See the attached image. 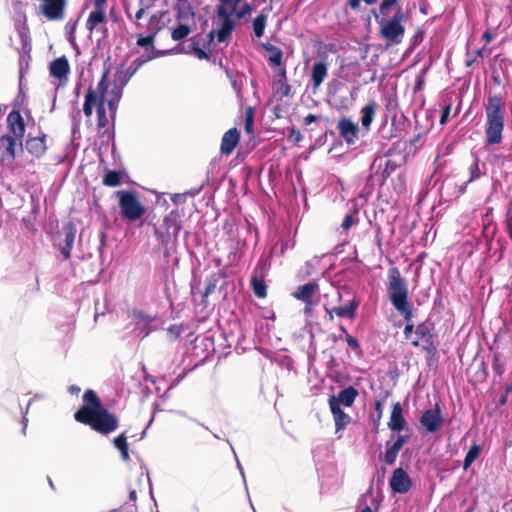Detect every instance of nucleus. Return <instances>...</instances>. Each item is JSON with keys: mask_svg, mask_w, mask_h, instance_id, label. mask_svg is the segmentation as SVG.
Segmentation results:
<instances>
[{"mask_svg": "<svg viewBox=\"0 0 512 512\" xmlns=\"http://www.w3.org/2000/svg\"><path fill=\"white\" fill-rule=\"evenodd\" d=\"M240 141V133L233 127L226 131L221 139L220 152L222 155H230Z\"/></svg>", "mask_w": 512, "mask_h": 512, "instance_id": "6ab92c4d", "label": "nucleus"}, {"mask_svg": "<svg viewBox=\"0 0 512 512\" xmlns=\"http://www.w3.org/2000/svg\"><path fill=\"white\" fill-rule=\"evenodd\" d=\"M97 103L98 100L96 94L94 93V89L90 87L85 95V100L83 104V112L87 118H90L92 116L94 107L97 108Z\"/></svg>", "mask_w": 512, "mask_h": 512, "instance_id": "72a5a7b5", "label": "nucleus"}, {"mask_svg": "<svg viewBox=\"0 0 512 512\" xmlns=\"http://www.w3.org/2000/svg\"><path fill=\"white\" fill-rule=\"evenodd\" d=\"M189 52H193L195 56L200 60H209L210 54L205 52L203 49L200 48L199 43L197 41H193L189 45Z\"/></svg>", "mask_w": 512, "mask_h": 512, "instance_id": "a19ab883", "label": "nucleus"}, {"mask_svg": "<svg viewBox=\"0 0 512 512\" xmlns=\"http://www.w3.org/2000/svg\"><path fill=\"white\" fill-rule=\"evenodd\" d=\"M345 340H346V342H347L348 346H349L352 350H354V351H356V352H361V346H360V343H359V341H358L355 337H353V336H352V335H350V334H347V336L345 337Z\"/></svg>", "mask_w": 512, "mask_h": 512, "instance_id": "8fccbe9b", "label": "nucleus"}, {"mask_svg": "<svg viewBox=\"0 0 512 512\" xmlns=\"http://www.w3.org/2000/svg\"><path fill=\"white\" fill-rule=\"evenodd\" d=\"M20 139L9 134L0 137V154L3 161L16 158V148L19 147Z\"/></svg>", "mask_w": 512, "mask_h": 512, "instance_id": "dca6fc26", "label": "nucleus"}, {"mask_svg": "<svg viewBox=\"0 0 512 512\" xmlns=\"http://www.w3.org/2000/svg\"><path fill=\"white\" fill-rule=\"evenodd\" d=\"M375 411H376V418L373 420V431L375 433H378L380 420L382 418V413H383V401L382 400H377L375 402Z\"/></svg>", "mask_w": 512, "mask_h": 512, "instance_id": "c03bdc74", "label": "nucleus"}, {"mask_svg": "<svg viewBox=\"0 0 512 512\" xmlns=\"http://www.w3.org/2000/svg\"><path fill=\"white\" fill-rule=\"evenodd\" d=\"M50 75L56 79L61 80L66 78L70 72V66L65 56L56 58L50 63L49 66Z\"/></svg>", "mask_w": 512, "mask_h": 512, "instance_id": "4be33fe9", "label": "nucleus"}, {"mask_svg": "<svg viewBox=\"0 0 512 512\" xmlns=\"http://www.w3.org/2000/svg\"><path fill=\"white\" fill-rule=\"evenodd\" d=\"M181 228V214L172 210L163 218L162 224L155 226V235L162 245L168 246L177 240Z\"/></svg>", "mask_w": 512, "mask_h": 512, "instance_id": "0eeeda50", "label": "nucleus"}, {"mask_svg": "<svg viewBox=\"0 0 512 512\" xmlns=\"http://www.w3.org/2000/svg\"><path fill=\"white\" fill-rule=\"evenodd\" d=\"M114 194L118 199L120 215L124 220L135 222L145 215L146 207L135 190H118Z\"/></svg>", "mask_w": 512, "mask_h": 512, "instance_id": "39448f33", "label": "nucleus"}, {"mask_svg": "<svg viewBox=\"0 0 512 512\" xmlns=\"http://www.w3.org/2000/svg\"><path fill=\"white\" fill-rule=\"evenodd\" d=\"M290 138H293L295 142H300L303 138L301 132L295 128L291 129V133L289 135Z\"/></svg>", "mask_w": 512, "mask_h": 512, "instance_id": "4d7b16f0", "label": "nucleus"}, {"mask_svg": "<svg viewBox=\"0 0 512 512\" xmlns=\"http://www.w3.org/2000/svg\"><path fill=\"white\" fill-rule=\"evenodd\" d=\"M266 15L260 14L253 20V30L256 35V37L260 38L264 34V29L266 26Z\"/></svg>", "mask_w": 512, "mask_h": 512, "instance_id": "58836bf2", "label": "nucleus"}, {"mask_svg": "<svg viewBox=\"0 0 512 512\" xmlns=\"http://www.w3.org/2000/svg\"><path fill=\"white\" fill-rule=\"evenodd\" d=\"M191 32V29L186 24H180L176 28H173L171 31V38L174 41H180L184 38H186Z\"/></svg>", "mask_w": 512, "mask_h": 512, "instance_id": "4c0bfd02", "label": "nucleus"}, {"mask_svg": "<svg viewBox=\"0 0 512 512\" xmlns=\"http://www.w3.org/2000/svg\"><path fill=\"white\" fill-rule=\"evenodd\" d=\"M97 127L99 129L106 128L108 125V118L106 115V109H105V102L103 100H100L97 103Z\"/></svg>", "mask_w": 512, "mask_h": 512, "instance_id": "e433bc0d", "label": "nucleus"}, {"mask_svg": "<svg viewBox=\"0 0 512 512\" xmlns=\"http://www.w3.org/2000/svg\"><path fill=\"white\" fill-rule=\"evenodd\" d=\"M46 137L45 133L36 137L29 136L25 142L27 151L36 158L42 157L47 151Z\"/></svg>", "mask_w": 512, "mask_h": 512, "instance_id": "aec40b11", "label": "nucleus"}, {"mask_svg": "<svg viewBox=\"0 0 512 512\" xmlns=\"http://www.w3.org/2000/svg\"><path fill=\"white\" fill-rule=\"evenodd\" d=\"M253 123H254V109L249 106L245 110V119H244V129H245V132L249 135H253V133H254Z\"/></svg>", "mask_w": 512, "mask_h": 512, "instance_id": "ea45409f", "label": "nucleus"}, {"mask_svg": "<svg viewBox=\"0 0 512 512\" xmlns=\"http://www.w3.org/2000/svg\"><path fill=\"white\" fill-rule=\"evenodd\" d=\"M149 58H137L126 70L118 71L115 77V85L123 88L130 78L146 63Z\"/></svg>", "mask_w": 512, "mask_h": 512, "instance_id": "f3484780", "label": "nucleus"}, {"mask_svg": "<svg viewBox=\"0 0 512 512\" xmlns=\"http://www.w3.org/2000/svg\"><path fill=\"white\" fill-rule=\"evenodd\" d=\"M317 118L318 117L314 114H308L306 117H304L303 124L306 126L310 125L311 123L315 122Z\"/></svg>", "mask_w": 512, "mask_h": 512, "instance_id": "bf43d9fd", "label": "nucleus"}, {"mask_svg": "<svg viewBox=\"0 0 512 512\" xmlns=\"http://www.w3.org/2000/svg\"><path fill=\"white\" fill-rule=\"evenodd\" d=\"M328 403L333 417L343 412V410L340 407L341 403L337 401L336 396H330L328 399Z\"/></svg>", "mask_w": 512, "mask_h": 512, "instance_id": "de8ad7c7", "label": "nucleus"}, {"mask_svg": "<svg viewBox=\"0 0 512 512\" xmlns=\"http://www.w3.org/2000/svg\"><path fill=\"white\" fill-rule=\"evenodd\" d=\"M337 129L340 137L347 145L356 143L359 134V127L348 117H341L337 122Z\"/></svg>", "mask_w": 512, "mask_h": 512, "instance_id": "9b49d317", "label": "nucleus"}, {"mask_svg": "<svg viewBox=\"0 0 512 512\" xmlns=\"http://www.w3.org/2000/svg\"><path fill=\"white\" fill-rule=\"evenodd\" d=\"M508 395L503 394L499 399V405L503 406L507 403Z\"/></svg>", "mask_w": 512, "mask_h": 512, "instance_id": "774afa93", "label": "nucleus"}, {"mask_svg": "<svg viewBox=\"0 0 512 512\" xmlns=\"http://www.w3.org/2000/svg\"><path fill=\"white\" fill-rule=\"evenodd\" d=\"M69 392L71 394H78L80 392V387L76 386V385H71L69 387Z\"/></svg>", "mask_w": 512, "mask_h": 512, "instance_id": "338daca9", "label": "nucleus"}, {"mask_svg": "<svg viewBox=\"0 0 512 512\" xmlns=\"http://www.w3.org/2000/svg\"><path fill=\"white\" fill-rule=\"evenodd\" d=\"M420 423L429 433L437 432L443 424L439 405L436 404L435 408L424 411Z\"/></svg>", "mask_w": 512, "mask_h": 512, "instance_id": "f8f14e48", "label": "nucleus"}, {"mask_svg": "<svg viewBox=\"0 0 512 512\" xmlns=\"http://www.w3.org/2000/svg\"><path fill=\"white\" fill-rule=\"evenodd\" d=\"M319 286L315 282H308L297 287L292 292V296L302 302H308L314 300V294L317 292Z\"/></svg>", "mask_w": 512, "mask_h": 512, "instance_id": "b1692460", "label": "nucleus"}, {"mask_svg": "<svg viewBox=\"0 0 512 512\" xmlns=\"http://www.w3.org/2000/svg\"><path fill=\"white\" fill-rule=\"evenodd\" d=\"M24 101H25V95L24 93L22 92V90L20 89L17 97L15 98L14 102H13V109H18L20 110V108L23 106L24 104Z\"/></svg>", "mask_w": 512, "mask_h": 512, "instance_id": "6e6d98bb", "label": "nucleus"}, {"mask_svg": "<svg viewBox=\"0 0 512 512\" xmlns=\"http://www.w3.org/2000/svg\"><path fill=\"white\" fill-rule=\"evenodd\" d=\"M239 2H221L218 7V17L222 20L221 27L217 31V39L219 42H224L231 35L234 26L235 19H239L243 16L242 12H237V5ZM215 30H211L207 37L209 42H212L215 37Z\"/></svg>", "mask_w": 512, "mask_h": 512, "instance_id": "423d86ee", "label": "nucleus"}, {"mask_svg": "<svg viewBox=\"0 0 512 512\" xmlns=\"http://www.w3.org/2000/svg\"><path fill=\"white\" fill-rule=\"evenodd\" d=\"M109 74H110V67H104L101 79L97 85V89L94 90V93L96 94L98 102L100 100H103V102H106L105 95L109 88V81H108Z\"/></svg>", "mask_w": 512, "mask_h": 512, "instance_id": "c85d7f7f", "label": "nucleus"}, {"mask_svg": "<svg viewBox=\"0 0 512 512\" xmlns=\"http://www.w3.org/2000/svg\"><path fill=\"white\" fill-rule=\"evenodd\" d=\"M161 27H156L151 30V32L146 35L142 36L139 35L136 41L137 46L142 47L145 49L146 53L141 55L139 58H149L148 62L151 60H154L156 58H159L163 55H165V51H161L155 48V39L156 35L159 32Z\"/></svg>", "mask_w": 512, "mask_h": 512, "instance_id": "1a4fd4ad", "label": "nucleus"}, {"mask_svg": "<svg viewBox=\"0 0 512 512\" xmlns=\"http://www.w3.org/2000/svg\"><path fill=\"white\" fill-rule=\"evenodd\" d=\"M389 484L393 492L400 494L407 493L412 486L408 473L401 467L393 471Z\"/></svg>", "mask_w": 512, "mask_h": 512, "instance_id": "ddd939ff", "label": "nucleus"}, {"mask_svg": "<svg viewBox=\"0 0 512 512\" xmlns=\"http://www.w3.org/2000/svg\"><path fill=\"white\" fill-rule=\"evenodd\" d=\"M350 416L344 411L339 415L334 416L336 431L344 429L350 423Z\"/></svg>", "mask_w": 512, "mask_h": 512, "instance_id": "37998d69", "label": "nucleus"}, {"mask_svg": "<svg viewBox=\"0 0 512 512\" xmlns=\"http://www.w3.org/2000/svg\"><path fill=\"white\" fill-rule=\"evenodd\" d=\"M482 447L479 444L474 443L466 453L463 461V470L467 471L473 462L480 456Z\"/></svg>", "mask_w": 512, "mask_h": 512, "instance_id": "f704fd0d", "label": "nucleus"}, {"mask_svg": "<svg viewBox=\"0 0 512 512\" xmlns=\"http://www.w3.org/2000/svg\"><path fill=\"white\" fill-rule=\"evenodd\" d=\"M507 230L510 238L512 239V213L507 217Z\"/></svg>", "mask_w": 512, "mask_h": 512, "instance_id": "680f3d73", "label": "nucleus"}, {"mask_svg": "<svg viewBox=\"0 0 512 512\" xmlns=\"http://www.w3.org/2000/svg\"><path fill=\"white\" fill-rule=\"evenodd\" d=\"M218 279L215 274L211 275L206 279L205 290L203 292V298H207L209 295L214 293L217 286Z\"/></svg>", "mask_w": 512, "mask_h": 512, "instance_id": "79ce46f5", "label": "nucleus"}, {"mask_svg": "<svg viewBox=\"0 0 512 512\" xmlns=\"http://www.w3.org/2000/svg\"><path fill=\"white\" fill-rule=\"evenodd\" d=\"M377 103L374 100L368 102L365 106H363L360 110L361 113V124L362 127L366 130H370V126L373 122V119L376 115Z\"/></svg>", "mask_w": 512, "mask_h": 512, "instance_id": "bb28decb", "label": "nucleus"}, {"mask_svg": "<svg viewBox=\"0 0 512 512\" xmlns=\"http://www.w3.org/2000/svg\"><path fill=\"white\" fill-rule=\"evenodd\" d=\"M67 2H43L38 10L47 20L59 21L64 18Z\"/></svg>", "mask_w": 512, "mask_h": 512, "instance_id": "4468645a", "label": "nucleus"}, {"mask_svg": "<svg viewBox=\"0 0 512 512\" xmlns=\"http://www.w3.org/2000/svg\"><path fill=\"white\" fill-rule=\"evenodd\" d=\"M129 499L133 502L137 500V493L135 489H130L129 491Z\"/></svg>", "mask_w": 512, "mask_h": 512, "instance_id": "69168bd1", "label": "nucleus"}, {"mask_svg": "<svg viewBox=\"0 0 512 512\" xmlns=\"http://www.w3.org/2000/svg\"><path fill=\"white\" fill-rule=\"evenodd\" d=\"M389 300L394 308L406 318L410 316L412 304L409 302L408 287L405 279L401 276L398 267L393 266L388 270L387 285Z\"/></svg>", "mask_w": 512, "mask_h": 512, "instance_id": "20e7f679", "label": "nucleus"}, {"mask_svg": "<svg viewBox=\"0 0 512 512\" xmlns=\"http://www.w3.org/2000/svg\"><path fill=\"white\" fill-rule=\"evenodd\" d=\"M148 13V8H139L135 13V18L140 20L144 15Z\"/></svg>", "mask_w": 512, "mask_h": 512, "instance_id": "052dcab7", "label": "nucleus"}, {"mask_svg": "<svg viewBox=\"0 0 512 512\" xmlns=\"http://www.w3.org/2000/svg\"><path fill=\"white\" fill-rule=\"evenodd\" d=\"M356 222L357 220L354 219L352 214H347L344 217V220L341 224V228L343 229V231L347 232Z\"/></svg>", "mask_w": 512, "mask_h": 512, "instance_id": "3c124183", "label": "nucleus"}, {"mask_svg": "<svg viewBox=\"0 0 512 512\" xmlns=\"http://www.w3.org/2000/svg\"><path fill=\"white\" fill-rule=\"evenodd\" d=\"M408 437L404 435H398L397 439L391 443V441H387L386 451L383 455L382 460L387 465H393L397 459V456L400 452V450L403 448L404 444L407 442Z\"/></svg>", "mask_w": 512, "mask_h": 512, "instance_id": "a211bd4d", "label": "nucleus"}, {"mask_svg": "<svg viewBox=\"0 0 512 512\" xmlns=\"http://www.w3.org/2000/svg\"><path fill=\"white\" fill-rule=\"evenodd\" d=\"M7 128L9 131V135L20 139L19 149L23 150V138L26 132V124L24 118L22 117L20 110L13 109L7 116L6 119Z\"/></svg>", "mask_w": 512, "mask_h": 512, "instance_id": "9d476101", "label": "nucleus"}, {"mask_svg": "<svg viewBox=\"0 0 512 512\" xmlns=\"http://www.w3.org/2000/svg\"><path fill=\"white\" fill-rule=\"evenodd\" d=\"M434 324L424 321L415 328L416 339L411 341V345L419 347L427 353L430 358L437 354V335L433 333Z\"/></svg>", "mask_w": 512, "mask_h": 512, "instance_id": "6e6552de", "label": "nucleus"}, {"mask_svg": "<svg viewBox=\"0 0 512 512\" xmlns=\"http://www.w3.org/2000/svg\"><path fill=\"white\" fill-rule=\"evenodd\" d=\"M318 302H319V299H314V300H311L308 302H304L305 303L304 314L308 317L311 316L313 313L314 307L318 304Z\"/></svg>", "mask_w": 512, "mask_h": 512, "instance_id": "5fc2aeb1", "label": "nucleus"}, {"mask_svg": "<svg viewBox=\"0 0 512 512\" xmlns=\"http://www.w3.org/2000/svg\"><path fill=\"white\" fill-rule=\"evenodd\" d=\"M451 109H452V104L451 103H448V104H446L444 106V108L442 110V113H441V116H440V124L441 125H444L445 123H447V121L449 119V115H450Z\"/></svg>", "mask_w": 512, "mask_h": 512, "instance_id": "603ef678", "label": "nucleus"}, {"mask_svg": "<svg viewBox=\"0 0 512 512\" xmlns=\"http://www.w3.org/2000/svg\"><path fill=\"white\" fill-rule=\"evenodd\" d=\"M107 2H94V8L86 21V28L92 32L100 24L107 22Z\"/></svg>", "mask_w": 512, "mask_h": 512, "instance_id": "2eb2a0df", "label": "nucleus"}, {"mask_svg": "<svg viewBox=\"0 0 512 512\" xmlns=\"http://www.w3.org/2000/svg\"><path fill=\"white\" fill-rule=\"evenodd\" d=\"M123 182V173L117 170H105V174L102 179L103 185L107 187H118Z\"/></svg>", "mask_w": 512, "mask_h": 512, "instance_id": "7c9ffc66", "label": "nucleus"}, {"mask_svg": "<svg viewBox=\"0 0 512 512\" xmlns=\"http://www.w3.org/2000/svg\"><path fill=\"white\" fill-rule=\"evenodd\" d=\"M286 81H287L286 70H285V68H282L278 72V83L281 85L283 83H286Z\"/></svg>", "mask_w": 512, "mask_h": 512, "instance_id": "13d9d810", "label": "nucleus"}, {"mask_svg": "<svg viewBox=\"0 0 512 512\" xmlns=\"http://www.w3.org/2000/svg\"><path fill=\"white\" fill-rule=\"evenodd\" d=\"M469 172H470V177L467 181H465L463 183V185H461L459 187V191H458V194L459 195H462L466 192V188H467V185L477 179H479L482 175V172L480 170V166H479V160L476 158L469 166Z\"/></svg>", "mask_w": 512, "mask_h": 512, "instance_id": "473e14b6", "label": "nucleus"}, {"mask_svg": "<svg viewBox=\"0 0 512 512\" xmlns=\"http://www.w3.org/2000/svg\"><path fill=\"white\" fill-rule=\"evenodd\" d=\"M425 73L426 69H423L416 77L415 79V85H414V93L421 91L423 89L424 83H425Z\"/></svg>", "mask_w": 512, "mask_h": 512, "instance_id": "09e8293b", "label": "nucleus"}, {"mask_svg": "<svg viewBox=\"0 0 512 512\" xmlns=\"http://www.w3.org/2000/svg\"><path fill=\"white\" fill-rule=\"evenodd\" d=\"M388 427L394 432L402 431L406 427L403 409L399 402L394 403L392 406Z\"/></svg>", "mask_w": 512, "mask_h": 512, "instance_id": "412c9836", "label": "nucleus"}, {"mask_svg": "<svg viewBox=\"0 0 512 512\" xmlns=\"http://www.w3.org/2000/svg\"><path fill=\"white\" fill-rule=\"evenodd\" d=\"M74 418L102 435L111 434L119 426L117 416L103 406L97 393L92 389L84 392L83 405L75 412Z\"/></svg>", "mask_w": 512, "mask_h": 512, "instance_id": "f257e3e1", "label": "nucleus"}, {"mask_svg": "<svg viewBox=\"0 0 512 512\" xmlns=\"http://www.w3.org/2000/svg\"><path fill=\"white\" fill-rule=\"evenodd\" d=\"M358 390L353 386H349L343 390H341L336 397L337 401L343 404L346 407H350L355 402L358 396Z\"/></svg>", "mask_w": 512, "mask_h": 512, "instance_id": "c756f323", "label": "nucleus"}, {"mask_svg": "<svg viewBox=\"0 0 512 512\" xmlns=\"http://www.w3.org/2000/svg\"><path fill=\"white\" fill-rule=\"evenodd\" d=\"M504 103L499 95H489L485 106L486 125L485 136L486 144L494 145L502 142V132L504 129Z\"/></svg>", "mask_w": 512, "mask_h": 512, "instance_id": "7ed1b4c3", "label": "nucleus"}, {"mask_svg": "<svg viewBox=\"0 0 512 512\" xmlns=\"http://www.w3.org/2000/svg\"><path fill=\"white\" fill-rule=\"evenodd\" d=\"M281 86H282V93H283V95L288 96L289 93H290V86L287 84V82L281 84Z\"/></svg>", "mask_w": 512, "mask_h": 512, "instance_id": "0e129e2a", "label": "nucleus"}, {"mask_svg": "<svg viewBox=\"0 0 512 512\" xmlns=\"http://www.w3.org/2000/svg\"><path fill=\"white\" fill-rule=\"evenodd\" d=\"M113 444L115 448H117L120 451L122 460L128 462L130 460V455L129 445L127 442V436L125 432H122L117 437H115L113 440Z\"/></svg>", "mask_w": 512, "mask_h": 512, "instance_id": "2f4dec72", "label": "nucleus"}, {"mask_svg": "<svg viewBox=\"0 0 512 512\" xmlns=\"http://www.w3.org/2000/svg\"><path fill=\"white\" fill-rule=\"evenodd\" d=\"M404 320L406 321V325H405V328H404V336H405V339H410L411 338V335L414 331V324L412 323V318H413V308H410V316L409 318H406V317H403Z\"/></svg>", "mask_w": 512, "mask_h": 512, "instance_id": "49530a36", "label": "nucleus"}, {"mask_svg": "<svg viewBox=\"0 0 512 512\" xmlns=\"http://www.w3.org/2000/svg\"><path fill=\"white\" fill-rule=\"evenodd\" d=\"M328 75L327 64L323 61L315 62L311 70L312 88L316 91Z\"/></svg>", "mask_w": 512, "mask_h": 512, "instance_id": "393cba45", "label": "nucleus"}, {"mask_svg": "<svg viewBox=\"0 0 512 512\" xmlns=\"http://www.w3.org/2000/svg\"><path fill=\"white\" fill-rule=\"evenodd\" d=\"M251 287L254 294L258 298L263 299L267 296V285L262 279L258 278L257 276H253L251 278Z\"/></svg>", "mask_w": 512, "mask_h": 512, "instance_id": "c9c22d12", "label": "nucleus"}, {"mask_svg": "<svg viewBox=\"0 0 512 512\" xmlns=\"http://www.w3.org/2000/svg\"><path fill=\"white\" fill-rule=\"evenodd\" d=\"M482 39L485 40L486 42H490L493 39V35H492V33L489 30H486L482 34Z\"/></svg>", "mask_w": 512, "mask_h": 512, "instance_id": "e2e57ef3", "label": "nucleus"}, {"mask_svg": "<svg viewBox=\"0 0 512 512\" xmlns=\"http://www.w3.org/2000/svg\"><path fill=\"white\" fill-rule=\"evenodd\" d=\"M376 20L380 26L381 36L388 45L401 43L405 33L402 23L406 20V15L399 2H381Z\"/></svg>", "mask_w": 512, "mask_h": 512, "instance_id": "f03ea898", "label": "nucleus"}, {"mask_svg": "<svg viewBox=\"0 0 512 512\" xmlns=\"http://www.w3.org/2000/svg\"><path fill=\"white\" fill-rule=\"evenodd\" d=\"M492 369L498 376H501L505 371V363L501 360L499 354L493 356Z\"/></svg>", "mask_w": 512, "mask_h": 512, "instance_id": "a18cd8bd", "label": "nucleus"}, {"mask_svg": "<svg viewBox=\"0 0 512 512\" xmlns=\"http://www.w3.org/2000/svg\"><path fill=\"white\" fill-rule=\"evenodd\" d=\"M65 231V244L60 248L61 254L65 260L71 257V251L76 237V227L74 224L69 223L64 228Z\"/></svg>", "mask_w": 512, "mask_h": 512, "instance_id": "a878e982", "label": "nucleus"}, {"mask_svg": "<svg viewBox=\"0 0 512 512\" xmlns=\"http://www.w3.org/2000/svg\"><path fill=\"white\" fill-rule=\"evenodd\" d=\"M120 96L121 95L119 94L116 98L107 100L108 109L110 111L112 119L115 118L116 111H117V101L119 100Z\"/></svg>", "mask_w": 512, "mask_h": 512, "instance_id": "864d4df0", "label": "nucleus"}, {"mask_svg": "<svg viewBox=\"0 0 512 512\" xmlns=\"http://www.w3.org/2000/svg\"><path fill=\"white\" fill-rule=\"evenodd\" d=\"M360 305V301L356 298H353L348 302V304L344 307H333L331 309L326 308V312L328 314L335 313L338 317H346L350 320L355 319L356 311Z\"/></svg>", "mask_w": 512, "mask_h": 512, "instance_id": "5701e85b", "label": "nucleus"}, {"mask_svg": "<svg viewBox=\"0 0 512 512\" xmlns=\"http://www.w3.org/2000/svg\"><path fill=\"white\" fill-rule=\"evenodd\" d=\"M264 48L268 54L267 60L270 64V66H272V67L281 66L282 58H283V51L279 47H277L273 44H269V43L265 44Z\"/></svg>", "mask_w": 512, "mask_h": 512, "instance_id": "cd10ccee", "label": "nucleus"}]
</instances>
